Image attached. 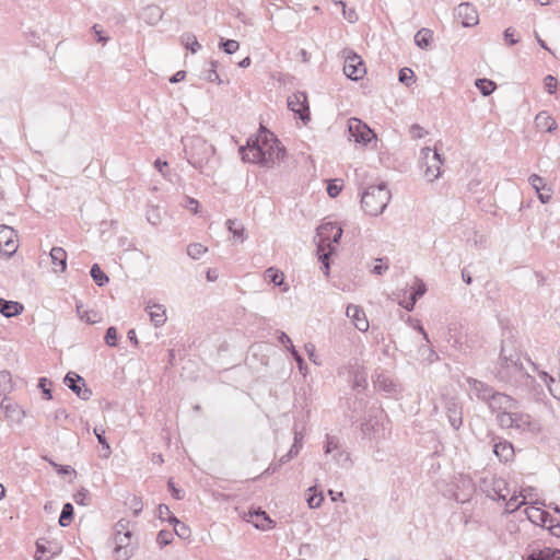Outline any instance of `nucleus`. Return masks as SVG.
Returning <instances> with one entry per match:
<instances>
[{
    "label": "nucleus",
    "instance_id": "b1692460",
    "mask_svg": "<svg viewBox=\"0 0 560 560\" xmlns=\"http://www.w3.org/2000/svg\"><path fill=\"white\" fill-rule=\"evenodd\" d=\"M512 358H521L515 346V341L512 338L503 339L501 342L499 359H502L503 361H512Z\"/></svg>",
    "mask_w": 560,
    "mask_h": 560
},
{
    "label": "nucleus",
    "instance_id": "052dcab7",
    "mask_svg": "<svg viewBox=\"0 0 560 560\" xmlns=\"http://www.w3.org/2000/svg\"><path fill=\"white\" fill-rule=\"evenodd\" d=\"M167 487L174 499L182 500L184 498V491L175 486V482L172 478L168 479Z\"/></svg>",
    "mask_w": 560,
    "mask_h": 560
},
{
    "label": "nucleus",
    "instance_id": "f257e3e1",
    "mask_svg": "<svg viewBox=\"0 0 560 560\" xmlns=\"http://www.w3.org/2000/svg\"><path fill=\"white\" fill-rule=\"evenodd\" d=\"M238 152L244 162L270 167L284 158L285 148L272 132L260 127L256 136L249 137L246 144L240 147Z\"/></svg>",
    "mask_w": 560,
    "mask_h": 560
},
{
    "label": "nucleus",
    "instance_id": "a19ab883",
    "mask_svg": "<svg viewBox=\"0 0 560 560\" xmlns=\"http://www.w3.org/2000/svg\"><path fill=\"white\" fill-rule=\"evenodd\" d=\"M341 447L340 441L337 436L334 435H326V441L324 445V452L325 454H332L336 451H339Z\"/></svg>",
    "mask_w": 560,
    "mask_h": 560
},
{
    "label": "nucleus",
    "instance_id": "e2e57ef3",
    "mask_svg": "<svg viewBox=\"0 0 560 560\" xmlns=\"http://www.w3.org/2000/svg\"><path fill=\"white\" fill-rule=\"evenodd\" d=\"M427 291L425 284L423 282L418 283L417 287L412 288L410 293V298L418 301Z\"/></svg>",
    "mask_w": 560,
    "mask_h": 560
},
{
    "label": "nucleus",
    "instance_id": "1a4fd4ad",
    "mask_svg": "<svg viewBox=\"0 0 560 560\" xmlns=\"http://www.w3.org/2000/svg\"><path fill=\"white\" fill-rule=\"evenodd\" d=\"M487 406L492 412L497 413V416H502V413H509L511 410L518 409V402L516 399L497 390L487 402Z\"/></svg>",
    "mask_w": 560,
    "mask_h": 560
},
{
    "label": "nucleus",
    "instance_id": "37998d69",
    "mask_svg": "<svg viewBox=\"0 0 560 560\" xmlns=\"http://www.w3.org/2000/svg\"><path fill=\"white\" fill-rule=\"evenodd\" d=\"M219 47L228 55L236 52L240 48V44L235 39L221 38Z\"/></svg>",
    "mask_w": 560,
    "mask_h": 560
},
{
    "label": "nucleus",
    "instance_id": "7c9ffc66",
    "mask_svg": "<svg viewBox=\"0 0 560 560\" xmlns=\"http://www.w3.org/2000/svg\"><path fill=\"white\" fill-rule=\"evenodd\" d=\"M536 124L538 127L544 128L548 132H551L557 128L556 120L548 116L546 112H540L536 116Z\"/></svg>",
    "mask_w": 560,
    "mask_h": 560
},
{
    "label": "nucleus",
    "instance_id": "412c9836",
    "mask_svg": "<svg viewBox=\"0 0 560 560\" xmlns=\"http://www.w3.org/2000/svg\"><path fill=\"white\" fill-rule=\"evenodd\" d=\"M382 415V410L380 409H371L368 413V417L361 423V431L363 435H372L378 431L380 425V416Z\"/></svg>",
    "mask_w": 560,
    "mask_h": 560
},
{
    "label": "nucleus",
    "instance_id": "cd10ccee",
    "mask_svg": "<svg viewBox=\"0 0 560 560\" xmlns=\"http://www.w3.org/2000/svg\"><path fill=\"white\" fill-rule=\"evenodd\" d=\"M51 262L56 267H60L63 272L67 269V253L62 247H52L50 250Z\"/></svg>",
    "mask_w": 560,
    "mask_h": 560
},
{
    "label": "nucleus",
    "instance_id": "473e14b6",
    "mask_svg": "<svg viewBox=\"0 0 560 560\" xmlns=\"http://www.w3.org/2000/svg\"><path fill=\"white\" fill-rule=\"evenodd\" d=\"M90 275L93 279V281L98 287H104L106 283H108L109 278L107 275L101 269L98 264H93L90 270Z\"/></svg>",
    "mask_w": 560,
    "mask_h": 560
},
{
    "label": "nucleus",
    "instance_id": "f03ea898",
    "mask_svg": "<svg viewBox=\"0 0 560 560\" xmlns=\"http://www.w3.org/2000/svg\"><path fill=\"white\" fill-rule=\"evenodd\" d=\"M493 374L502 383L525 386L534 390L540 388V385L536 384L534 376L524 369L521 358H512V361L499 359Z\"/></svg>",
    "mask_w": 560,
    "mask_h": 560
},
{
    "label": "nucleus",
    "instance_id": "ea45409f",
    "mask_svg": "<svg viewBox=\"0 0 560 560\" xmlns=\"http://www.w3.org/2000/svg\"><path fill=\"white\" fill-rule=\"evenodd\" d=\"M94 435L96 436L98 443L102 445V448L105 451L104 457H108L110 454V446L105 438V430L98 427H95L93 430Z\"/></svg>",
    "mask_w": 560,
    "mask_h": 560
},
{
    "label": "nucleus",
    "instance_id": "20e7f679",
    "mask_svg": "<svg viewBox=\"0 0 560 560\" xmlns=\"http://www.w3.org/2000/svg\"><path fill=\"white\" fill-rule=\"evenodd\" d=\"M390 197L386 183L371 185L362 192L361 207L366 214L378 215L386 209Z\"/></svg>",
    "mask_w": 560,
    "mask_h": 560
},
{
    "label": "nucleus",
    "instance_id": "de8ad7c7",
    "mask_svg": "<svg viewBox=\"0 0 560 560\" xmlns=\"http://www.w3.org/2000/svg\"><path fill=\"white\" fill-rule=\"evenodd\" d=\"M398 80L400 83L409 86L415 82V73L409 68H402L399 70Z\"/></svg>",
    "mask_w": 560,
    "mask_h": 560
},
{
    "label": "nucleus",
    "instance_id": "dca6fc26",
    "mask_svg": "<svg viewBox=\"0 0 560 560\" xmlns=\"http://www.w3.org/2000/svg\"><path fill=\"white\" fill-rule=\"evenodd\" d=\"M346 315L352 320L354 327L358 330L366 331L369 329L368 318L364 311L360 306L349 304L346 310Z\"/></svg>",
    "mask_w": 560,
    "mask_h": 560
},
{
    "label": "nucleus",
    "instance_id": "bf43d9fd",
    "mask_svg": "<svg viewBox=\"0 0 560 560\" xmlns=\"http://www.w3.org/2000/svg\"><path fill=\"white\" fill-rule=\"evenodd\" d=\"M49 464L55 468V470L58 475L66 476V475H71L74 472V469L71 466L59 465V464L52 462L51 459H49Z\"/></svg>",
    "mask_w": 560,
    "mask_h": 560
},
{
    "label": "nucleus",
    "instance_id": "79ce46f5",
    "mask_svg": "<svg viewBox=\"0 0 560 560\" xmlns=\"http://www.w3.org/2000/svg\"><path fill=\"white\" fill-rule=\"evenodd\" d=\"M207 250V247L199 243H192L187 246V255L192 259H199Z\"/></svg>",
    "mask_w": 560,
    "mask_h": 560
},
{
    "label": "nucleus",
    "instance_id": "09e8293b",
    "mask_svg": "<svg viewBox=\"0 0 560 560\" xmlns=\"http://www.w3.org/2000/svg\"><path fill=\"white\" fill-rule=\"evenodd\" d=\"M317 253H318V260L322 262L320 269L323 270V272L326 277H329V273H330L329 256L332 255L334 253H329V252H325V250L317 252Z\"/></svg>",
    "mask_w": 560,
    "mask_h": 560
},
{
    "label": "nucleus",
    "instance_id": "c85d7f7f",
    "mask_svg": "<svg viewBox=\"0 0 560 560\" xmlns=\"http://www.w3.org/2000/svg\"><path fill=\"white\" fill-rule=\"evenodd\" d=\"M226 228L236 241H245V228L238 220L229 219L226 221Z\"/></svg>",
    "mask_w": 560,
    "mask_h": 560
},
{
    "label": "nucleus",
    "instance_id": "0eeeda50",
    "mask_svg": "<svg viewBox=\"0 0 560 560\" xmlns=\"http://www.w3.org/2000/svg\"><path fill=\"white\" fill-rule=\"evenodd\" d=\"M345 58L343 73L352 81H359L366 73V68L362 58L352 49L346 48L342 50Z\"/></svg>",
    "mask_w": 560,
    "mask_h": 560
},
{
    "label": "nucleus",
    "instance_id": "72a5a7b5",
    "mask_svg": "<svg viewBox=\"0 0 560 560\" xmlns=\"http://www.w3.org/2000/svg\"><path fill=\"white\" fill-rule=\"evenodd\" d=\"M475 85L483 96L491 95L497 88L493 81L486 78L477 79Z\"/></svg>",
    "mask_w": 560,
    "mask_h": 560
},
{
    "label": "nucleus",
    "instance_id": "c03bdc74",
    "mask_svg": "<svg viewBox=\"0 0 560 560\" xmlns=\"http://www.w3.org/2000/svg\"><path fill=\"white\" fill-rule=\"evenodd\" d=\"M132 537V532L126 530L125 533H115V547H130V539Z\"/></svg>",
    "mask_w": 560,
    "mask_h": 560
},
{
    "label": "nucleus",
    "instance_id": "69168bd1",
    "mask_svg": "<svg viewBox=\"0 0 560 560\" xmlns=\"http://www.w3.org/2000/svg\"><path fill=\"white\" fill-rule=\"evenodd\" d=\"M536 192L541 203H547L551 199V188L548 186L546 187V189H539Z\"/></svg>",
    "mask_w": 560,
    "mask_h": 560
},
{
    "label": "nucleus",
    "instance_id": "393cba45",
    "mask_svg": "<svg viewBox=\"0 0 560 560\" xmlns=\"http://www.w3.org/2000/svg\"><path fill=\"white\" fill-rule=\"evenodd\" d=\"M525 560H560V549L542 548L527 555Z\"/></svg>",
    "mask_w": 560,
    "mask_h": 560
},
{
    "label": "nucleus",
    "instance_id": "49530a36",
    "mask_svg": "<svg viewBox=\"0 0 560 560\" xmlns=\"http://www.w3.org/2000/svg\"><path fill=\"white\" fill-rule=\"evenodd\" d=\"M51 385H52L51 381L48 380L47 377H40L38 380V388L43 393L44 398L47 400L52 399V393H51V388H50Z\"/></svg>",
    "mask_w": 560,
    "mask_h": 560
},
{
    "label": "nucleus",
    "instance_id": "6e6552de",
    "mask_svg": "<svg viewBox=\"0 0 560 560\" xmlns=\"http://www.w3.org/2000/svg\"><path fill=\"white\" fill-rule=\"evenodd\" d=\"M421 161L425 165L424 175L429 182L438 179L441 175V165L443 160L438 150H431L430 148H423L421 150Z\"/></svg>",
    "mask_w": 560,
    "mask_h": 560
},
{
    "label": "nucleus",
    "instance_id": "e433bc0d",
    "mask_svg": "<svg viewBox=\"0 0 560 560\" xmlns=\"http://www.w3.org/2000/svg\"><path fill=\"white\" fill-rule=\"evenodd\" d=\"M332 458L340 467L348 468L351 466L350 454L347 453L341 447L339 448V451L332 453Z\"/></svg>",
    "mask_w": 560,
    "mask_h": 560
},
{
    "label": "nucleus",
    "instance_id": "2f4dec72",
    "mask_svg": "<svg viewBox=\"0 0 560 560\" xmlns=\"http://www.w3.org/2000/svg\"><path fill=\"white\" fill-rule=\"evenodd\" d=\"M74 516V509L71 503H65L59 516V525L61 527H67L71 524Z\"/></svg>",
    "mask_w": 560,
    "mask_h": 560
},
{
    "label": "nucleus",
    "instance_id": "7ed1b4c3",
    "mask_svg": "<svg viewBox=\"0 0 560 560\" xmlns=\"http://www.w3.org/2000/svg\"><path fill=\"white\" fill-rule=\"evenodd\" d=\"M184 150L188 163L195 168L205 171V167L210 163L214 148L208 143L201 136H191L184 141Z\"/></svg>",
    "mask_w": 560,
    "mask_h": 560
},
{
    "label": "nucleus",
    "instance_id": "9b49d317",
    "mask_svg": "<svg viewBox=\"0 0 560 560\" xmlns=\"http://www.w3.org/2000/svg\"><path fill=\"white\" fill-rule=\"evenodd\" d=\"M288 108L292 110L304 124L311 120L307 96L304 92H298L288 97Z\"/></svg>",
    "mask_w": 560,
    "mask_h": 560
},
{
    "label": "nucleus",
    "instance_id": "2eb2a0df",
    "mask_svg": "<svg viewBox=\"0 0 560 560\" xmlns=\"http://www.w3.org/2000/svg\"><path fill=\"white\" fill-rule=\"evenodd\" d=\"M18 249L14 240V231L9 226L0 228V253L7 257H11Z\"/></svg>",
    "mask_w": 560,
    "mask_h": 560
},
{
    "label": "nucleus",
    "instance_id": "864d4df0",
    "mask_svg": "<svg viewBox=\"0 0 560 560\" xmlns=\"http://www.w3.org/2000/svg\"><path fill=\"white\" fill-rule=\"evenodd\" d=\"M73 499L79 505H88L90 501V492L86 489L81 488L74 493Z\"/></svg>",
    "mask_w": 560,
    "mask_h": 560
},
{
    "label": "nucleus",
    "instance_id": "f3484780",
    "mask_svg": "<svg viewBox=\"0 0 560 560\" xmlns=\"http://www.w3.org/2000/svg\"><path fill=\"white\" fill-rule=\"evenodd\" d=\"M467 382L469 384L471 392L476 395V397L486 404L489 401V399L495 392L492 386H490L479 380L468 378Z\"/></svg>",
    "mask_w": 560,
    "mask_h": 560
},
{
    "label": "nucleus",
    "instance_id": "9d476101",
    "mask_svg": "<svg viewBox=\"0 0 560 560\" xmlns=\"http://www.w3.org/2000/svg\"><path fill=\"white\" fill-rule=\"evenodd\" d=\"M350 138L354 142L366 145L372 139H376L374 131L358 118H350L348 124Z\"/></svg>",
    "mask_w": 560,
    "mask_h": 560
},
{
    "label": "nucleus",
    "instance_id": "a18cd8bd",
    "mask_svg": "<svg viewBox=\"0 0 560 560\" xmlns=\"http://www.w3.org/2000/svg\"><path fill=\"white\" fill-rule=\"evenodd\" d=\"M133 552H135L133 546L125 547V548L115 547V549H114L116 560H129L133 556Z\"/></svg>",
    "mask_w": 560,
    "mask_h": 560
},
{
    "label": "nucleus",
    "instance_id": "c756f323",
    "mask_svg": "<svg viewBox=\"0 0 560 560\" xmlns=\"http://www.w3.org/2000/svg\"><path fill=\"white\" fill-rule=\"evenodd\" d=\"M179 39L180 44L191 54H196L201 48V45L198 43L197 37L192 33H184Z\"/></svg>",
    "mask_w": 560,
    "mask_h": 560
},
{
    "label": "nucleus",
    "instance_id": "a878e982",
    "mask_svg": "<svg viewBox=\"0 0 560 560\" xmlns=\"http://www.w3.org/2000/svg\"><path fill=\"white\" fill-rule=\"evenodd\" d=\"M24 310V306L16 301H8L0 299V314L4 317H14L20 315Z\"/></svg>",
    "mask_w": 560,
    "mask_h": 560
},
{
    "label": "nucleus",
    "instance_id": "bb28decb",
    "mask_svg": "<svg viewBox=\"0 0 560 560\" xmlns=\"http://www.w3.org/2000/svg\"><path fill=\"white\" fill-rule=\"evenodd\" d=\"M0 407L7 418H10V419L16 420V421L21 420V416L23 415V411L20 409V407L16 404L12 402L9 398L4 397L0 404Z\"/></svg>",
    "mask_w": 560,
    "mask_h": 560
},
{
    "label": "nucleus",
    "instance_id": "6ab92c4d",
    "mask_svg": "<svg viewBox=\"0 0 560 560\" xmlns=\"http://www.w3.org/2000/svg\"><path fill=\"white\" fill-rule=\"evenodd\" d=\"M247 522L253 523L256 528L261 530L270 529L275 524L266 511L260 509L249 511Z\"/></svg>",
    "mask_w": 560,
    "mask_h": 560
},
{
    "label": "nucleus",
    "instance_id": "774afa93",
    "mask_svg": "<svg viewBox=\"0 0 560 560\" xmlns=\"http://www.w3.org/2000/svg\"><path fill=\"white\" fill-rule=\"evenodd\" d=\"M504 39L510 44V45H515L518 43V39L515 38V30L512 28V27H508L504 33Z\"/></svg>",
    "mask_w": 560,
    "mask_h": 560
},
{
    "label": "nucleus",
    "instance_id": "3c124183",
    "mask_svg": "<svg viewBox=\"0 0 560 560\" xmlns=\"http://www.w3.org/2000/svg\"><path fill=\"white\" fill-rule=\"evenodd\" d=\"M173 538H174L173 532L167 530V529H162L159 532V534L156 536V542L161 547H165L173 541Z\"/></svg>",
    "mask_w": 560,
    "mask_h": 560
},
{
    "label": "nucleus",
    "instance_id": "6e6d98bb",
    "mask_svg": "<svg viewBox=\"0 0 560 560\" xmlns=\"http://www.w3.org/2000/svg\"><path fill=\"white\" fill-rule=\"evenodd\" d=\"M544 85L547 93L555 94L557 91L558 81L553 75L548 74L544 79Z\"/></svg>",
    "mask_w": 560,
    "mask_h": 560
},
{
    "label": "nucleus",
    "instance_id": "338daca9",
    "mask_svg": "<svg viewBox=\"0 0 560 560\" xmlns=\"http://www.w3.org/2000/svg\"><path fill=\"white\" fill-rule=\"evenodd\" d=\"M77 313L82 320H85L89 324L95 322L90 317L89 312L83 310V305L81 303H77Z\"/></svg>",
    "mask_w": 560,
    "mask_h": 560
},
{
    "label": "nucleus",
    "instance_id": "c9c22d12",
    "mask_svg": "<svg viewBox=\"0 0 560 560\" xmlns=\"http://www.w3.org/2000/svg\"><path fill=\"white\" fill-rule=\"evenodd\" d=\"M13 388L12 385V377L11 373L9 371H1L0 372V396L7 395L10 393Z\"/></svg>",
    "mask_w": 560,
    "mask_h": 560
},
{
    "label": "nucleus",
    "instance_id": "603ef678",
    "mask_svg": "<svg viewBox=\"0 0 560 560\" xmlns=\"http://www.w3.org/2000/svg\"><path fill=\"white\" fill-rule=\"evenodd\" d=\"M342 189V182L340 179H332L328 183L327 194L331 198H336Z\"/></svg>",
    "mask_w": 560,
    "mask_h": 560
},
{
    "label": "nucleus",
    "instance_id": "aec40b11",
    "mask_svg": "<svg viewBox=\"0 0 560 560\" xmlns=\"http://www.w3.org/2000/svg\"><path fill=\"white\" fill-rule=\"evenodd\" d=\"M145 311L149 313L151 322L155 327L163 326L167 319L164 305L149 301Z\"/></svg>",
    "mask_w": 560,
    "mask_h": 560
},
{
    "label": "nucleus",
    "instance_id": "f8f14e48",
    "mask_svg": "<svg viewBox=\"0 0 560 560\" xmlns=\"http://www.w3.org/2000/svg\"><path fill=\"white\" fill-rule=\"evenodd\" d=\"M63 383L82 400H88L92 396V390L86 387L84 378L74 372H68Z\"/></svg>",
    "mask_w": 560,
    "mask_h": 560
},
{
    "label": "nucleus",
    "instance_id": "5701e85b",
    "mask_svg": "<svg viewBox=\"0 0 560 560\" xmlns=\"http://www.w3.org/2000/svg\"><path fill=\"white\" fill-rule=\"evenodd\" d=\"M493 453L501 462H509L514 456V447L511 442L505 440L493 444Z\"/></svg>",
    "mask_w": 560,
    "mask_h": 560
},
{
    "label": "nucleus",
    "instance_id": "a211bd4d",
    "mask_svg": "<svg viewBox=\"0 0 560 560\" xmlns=\"http://www.w3.org/2000/svg\"><path fill=\"white\" fill-rule=\"evenodd\" d=\"M374 386L389 396L400 393V385L384 373L377 374L374 380Z\"/></svg>",
    "mask_w": 560,
    "mask_h": 560
},
{
    "label": "nucleus",
    "instance_id": "8fccbe9b",
    "mask_svg": "<svg viewBox=\"0 0 560 560\" xmlns=\"http://www.w3.org/2000/svg\"><path fill=\"white\" fill-rule=\"evenodd\" d=\"M211 68L207 70L205 74V79L209 82H215L218 84L222 83V80L220 79V75L217 72L218 61H211L210 62Z\"/></svg>",
    "mask_w": 560,
    "mask_h": 560
},
{
    "label": "nucleus",
    "instance_id": "4468645a",
    "mask_svg": "<svg viewBox=\"0 0 560 560\" xmlns=\"http://www.w3.org/2000/svg\"><path fill=\"white\" fill-rule=\"evenodd\" d=\"M445 413L451 427L454 430H459L463 425V406L455 399L450 398L445 401Z\"/></svg>",
    "mask_w": 560,
    "mask_h": 560
},
{
    "label": "nucleus",
    "instance_id": "680f3d73",
    "mask_svg": "<svg viewBox=\"0 0 560 560\" xmlns=\"http://www.w3.org/2000/svg\"><path fill=\"white\" fill-rule=\"evenodd\" d=\"M174 532L178 537L184 539L188 538L190 535V529L182 522L174 527Z\"/></svg>",
    "mask_w": 560,
    "mask_h": 560
},
{
    "label": "nucleus",
    "instance_id": "5fc2aeb1",
    "mask_svg": "<svg viewBox=\"0 0 560 560\" xmlns=\"http://www.w3.org/2000/svg\"><path fill=\"white\" fill-rule=\"evenodd\" d=\"M104 339H105V342L109 347H116L117 341H118V332H117L116 327H114V326L108 327Z\"/></svg>",
    "mask_w": 560,
    "mask_h": 560
},
{
    "label": "nucleus",
    "instance_id": "58836bf2",
    "mask_svg": "<svg viewBox=\"0 0 560 560\" xmlns=\"http://www.w3.org/2000/svg\"><path fill=\"white\" fill-rule=\"evenodd\" d=\"M308 494H307V498H306V502L308 504V506L311 509H316V508H319L323 500H324V497L323 494L319 492L317 493L315 491V488H308Z\"/></svg>",
    "mask_w": 560,
    "mask_h": 560
},
{
    "label": "nucleus",
    "instance_id": "423d86ee",
    "mask_svg": "<svg viewBox=\"0 0 560 560\" xmlns=\"http://www.w3.org/2000/svg\"><path fill=\"white\" fill-rule=\"evenodd\" d=\"M497 422L501 429H513L518 433L534 430L530 416L517 410H511L509 413L497 416Z\"/></svg>",
    "mask_w": 560,
    "mask_h": 560
},
{
    "label": "nucleus",
    "instance_id": "39448f33",
    "mask_svg": "<svg viewBox=\"0 0 560 560\" xmlns=\"http://www.w3.org/2000/svg\"><path fill=\"white\" fill-rule=\"evenodd\" d=\"M317 236L319 238L317 252L327 248V252L336 253V245L342 236V228L336 222H325L317 228Z\"/></svg>",
    "mask_w": 560,
    "mask_h": 560
},
{
    "label": "nucleus",
    "instance_id": "ddd939ff",
    "mask_svg": "<svg viewBox=\"0 0 560 560\" xmlns=\"http://www.w3.org/2000/svg\"><path fill=\"white\" fill-rule=\"evenodd\" d=\"M455 18L464 27L475 26L479 22L476 8L468 2H463L457 5L455 9Z\"/></svg>",
    "mask_w": 560,
    "mask_h": 560
},
{
    "label": "nucleus",
    "instance_id": "13d9d810",
    "mask_svg": "<svg viewBox=\"0 0 560 560\" xmlns=\"http://www.w3.org/2000/svg\"><path fill=\"white\" fill-rule=\"evenodd\" d=\"M535 512L538 513V518L542 527L548 528V526L555 522L549 513L540 511L539 509H536Z\"/></svg>",
    "mask_w": 560,
    "mask_h": 560
},
{
    "label": "nucleus",
    "instance_id": "0e129e2a",
    "mask_svg": "<svg viewBox=\"0 0 560 560\" xmlns=\"http://www.w3.org/2000/svg\"><path fill=\"white\" fill-rule=\"evenodd\" d=\"M301 448H302V438H301V436H299V434H298V433H295V435H294V442H293V444L291 445V447H290V450H289V453H290L293 457H295V456L299 454V452H300V450H301Z\"/></svg>",
    "mask_w": 560,
    "mask_h": 560
},
{
    "label": "nucleus",
    "instance_id": "4d7b16f0",
    "mask_svg": "<svg viewBox=\"0 0 560 560\" xmlns=\"http://www.w3.org/2000/svg\"><path fill=\"white\" fill-rule=\"evenodd\" d=\"M528 182L536 191L539 189H546L547 187L545 179L537 174H532Z\"/></svg>",
    "mask_w": 560,
    "mask_h": 560
},
{
    "label": "nucleus",
    "instance_id": "4be33fe9",
    "mask_svg": "<svg viewBox=\"0 0 560 560\" xmlns=\"http://www.w3.org/2000/svg\"><path fill=\"white\" fill-rule=\"evenodd\" d=\"M163 16V11L159 5L150 4L142 9L140 18L149 25L158 24Z\"/></svg>",
    "mask_w": 560,
    "mask_h": 560
},
{
    "label": "nucleus",
    "instance_id": "4c0bfd02",
    "mask_svg": "<svg viewBox=\"0 0 560 560\" xmlns=\"http://www.w3.org/2000/svg\"><path fill=\"white\" fill-rule=\"evenodd\" d=\"M266 278L275 285H281L283 283L284 275L275 267H269L265 271Z\"/></svg>",
    "mask_w": 560,
    "mask_h": 560
},
{
    "label": "nucleus",
    "instance_id": "f704fd0d",
    "mask_svg": "<svg viewBox=\"0 0 560 560\" xmlns=\"http://www.w3.org/2000/svg\"><path fill=\"white\" fill-rule=\"evenodd\" d=\"M432 42V32L428 28H421L415 35V43L420 48H427Z\"/></svg>",
    "mask_w": 560,
    "mask_h": 560
}]
</instances>
